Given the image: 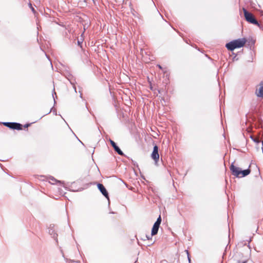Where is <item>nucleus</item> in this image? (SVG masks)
<instances>
[{
  "label": "nucleus",
  "instance_id": "nucleus-3",
  "mask_svg": "<svg viewBox=\"0 0 263 263\" xmlns=\"http://www.w3.org/2000/svg\"><path fill=\"white\" fill-rule=\"evenodd\" d=\"M151 157L155 161V163L157 164L159 159L158 147L157 145H155L154 147L153 151L151 155Z\"/></svg>",
  "mask_w": 263,
  "mask_h": 263
},
{
  "label": "nucleus",
  "instance_id": "nucleus-4",
  "mask_svg": "<svg viewBox=\"0 0 263 263\" xmlns=\"http://www.w3.org/2000/svg\"><path fill=\"white\" fill-rule=\"evenodd\" d=\"M230 170L231 171L232 174L236 177H240V172L241 169L237 166H235L233 163L231 164L230 166Z\"/></svg>",
  "mask_w": 263,
  "mask_h": 263
},
{
  "label": "nucleus",
  "instance_id": "nucleus-1",
  "mask_svg": "<svg viewBox=\"0 0 263 263\" xmlns=\"http://www.w3.org/2000/svg\"><path fill=\"white\" fill-rule=\"evenodd\" d=\"M245 43L246 40L245 39H238L227 43L226 46L228 50L233 51L236 48L243 47Z\"/></svg>",
  "mask_w": 263,
  "mask_h": 263
},
{
  "label": "nucleus",
  "instance_id": "nucleus-19",
  "mask_svg": "<svg viewBox=\"0 0 263 263\" xmlns=\"http://www.w3.org/2000/svg\"><path fill=\"white\" fill-rule=\"evenodd\" d=\"M246 262H247L246 261H244L242 263H246Z\"/></svg>",
  "mask_w": 263,
  "mask_h": 263
},
{
  "label": "nucleus",
  "instance_id": "nucleus-18",
  "mask_svg": "<svg viewBox=\"0 0 263 263\" xmlns=\"http://www.w3.org/2000/svg\"><path fill=\"white\" fill-rule=\"evenodd\" d=\"M188 259H189V261H190V258L189 256H188Z\"/></svg>",
  "mask_w": 263,
  "mask_h": 263
},
{
  "label": "nucleus",
  "instance_id": "nucleus-8",
  "mask_svg": "<svg viewBox=\"0 0 263 263\" xmlns=\"http://www.w3.org/2000/svg\"><path fill=\"white\" fill-rule=\"evenodd\" d=\"M109 142L114 147L115 151L118 153L120 155H123V153L122 151L120 149V148L116 145V143L111 139H109Z\"/></svg>",
  "mask_w": 263,
  "mask_h": 263
},
{
  "label": "nucleus",
  "instance_id": "nucleus-14",
  "mask_svg": "<svg viewBox=\"0 0 263 263\" xmlns=\"http://www.w3.org/2000/svg\"><path fill=\"white\" fill-rule=\"evenodd\" d=\"M29 6H30V8L31 9L33 13H34L35 12V10H34V8L32 6L31 4H29Z\"/></svg>",
  "mask_w": 263,
  "mask_h": 263
},
{
  "label": "nucleus",
  "instance_id": "nucleus-7",
  "mask_svg": "<svg viewBox=\"0 0 263 263\" xmlns=\"http://www.w3.org/2000/svg\"><path fill=\"white\" fill-rule=\"evenodd\" d=\"M98 189H99L100 191L102 193V194L108 199L109 198L108 195L107 191L106 190L105 187L103 186V184L99 183L98 184Z\"/></svg>",
  "mask_w": 263,
  "mask_h": 263
},
{
  "label": "nucleus",
  "instance_id": "nucleus-17",
  "mask_svg": "<svg viewBox=\"0 0 263 263\" xmlns=\"http://www.w3.org/2000/svg\"><path fill=\"white\" fill-rule=\"evenodd\" d=\"M260 14L262 16H263V11H260Z\"/></svg>",
  "mask_w": 263,
  "mask_h": 263
},
{
  "label": "nucleus",
  "instance_id": "nucleus-6",
  "mask_svg": "<svg viewBox=\"0 0 263 263\" xmlns=\"http://www.w3.org/2000/svg\"><path fill=\"white\" fill-rule=\"evenodd\" d=\"M48 233L55 239L57 238L58 235L55 232L54 225L50 224L48 228Z\"/></svg>",
  "mask_w": 263,
  "mask_h": 263
},
{
  "label": "nucleus",
  "instance_id": "nucleus-5",
  "mask_svg": "<svg viewBox=\"0 0 263 263\" xmlns=\"http://www.w3.org/2000/svg\"><path fill=\"white\" fill-rule=\"evenodd\" d=\"M256 95L258 97L263 98V82L260 83L256 90Z\"/></svg>",
  "mask_w": 263,
  "mask_h": 263
},
{
  "label": "nucleus",
  "instance_id": "nucleus-10",
  "mask_svg": "<svg viewBox=\"0 0 263 263\" xmlns=\"http://www.w3.org/2000/svg\"><path fill=\"white\" fill-rule=\"evenodd\" d=\"M250 173V170L249 169L245 170L243 171L241 170L240 172V177H243L247 176Z\"/></svg>",
  "mask_w": 263,
  "mask_h": 263
},
{
  "label": "nucleus",
  "instance_id": "nucleus-12",
  "mask_svg": "<svg viewBox=\"0 0 263 263\" xmlns=\"http://www.w3.org/2000/svg\"><path fill=\"white\" fill-rule=\"evenodd\" d=\"M14 124V123H11V122H4V124L5 126L9 127L10 128H11V127H13V126Z\"/></svg>",
  "mask_w": 263,
  "mask_h": 263
},
{
  "label": "nucleus",
  "instance_id": "nucleus-11",
  "mask_svg": "<svg viewBox=\"0 0 263 263\" xmlns=\"http://www.w3.org/2000/svg\"><path fill=\"white\" fill-rule=\"evenodd\" d=\"M11 129L20 130L22 129V124L17 123H14L13 127H11Z\"/></svg>",
  "mask_w": 263,
  "mask_h": 263
},
{
  "label": "nucleus",
  "instance_id": "nucleus-16",
  "mask_svg": "<svg viewBox=\"0 0 263 263\" xmlns=\"http://www.w3.org/2000/svg\"><path fill=\"white\" fill-rule=\"evenodd\" d=\"M29 124H27L25 125V127H28L29 126Z\"/></svg>",
  "mask_w": 263,
  "mask_h": 263
},
{
  "label": "nucleus",
  "instance_id": "nucleus-9",
  "mask_svg": "<svg viewBox=\"0 0 263 263\" xmlns=\"http://www.w3.org/2000/svg\"><path fill=\"white\" fill-rule=\"evenodd\" d=\"M159 226L157 224L154 223L152 230L151 236H154L158 233Z\"/></svg>",
  "mask_w": 263,
  "mask_h": 263
},
{
  "label": "nucleus",
  "instance_id": "nucleus-15",
  "mask_svg": "<svg viewBox=\"0 0 263 263\" xmlns=\"http://www.w3.org/2000/svg\"><path fill=\"white\" fill-rule=\"evenodd\" d=\"M146 237L147 239H151V237L149 236L146 235Z\"/></svg>",
  "mask_w": 263,
  "mask_h": 263
},
{
  "label": "nucleus",
  "instance_id": "nucleus-2",
  "mask_svg": "<svg viewBox=\"0 0 263 263\" xmlns=\"http://www.w3.org/2000/svg\"><path fill=\"white\" fill-rule=\"evenodd\" d=\"M242 10L244 13L245 19L247 22L254 25H257L258 26L259 25L257 21L254 18L252 13L247 11V10L244 8H242Z\"/></svg>",
  "mask_w": 263,
  "mask_h": 263
},
{
  "label": "nucleus",
  "instance_id": "nucleus-13",
  "mask_svg": "<svg viewBox=\"0 0 263 263\" xmlns=\"http://www.w3.org/2000/svg\"><path fill=\"white\" fill-rule=\"evenodd\" d=\"M161 222V216H159V217L157 218V221L155 222V223L157 224L158 225L160 226Z\"/></svg>",
  "mask_w": 263,
  "mask_h": 263
}]
</instances>
